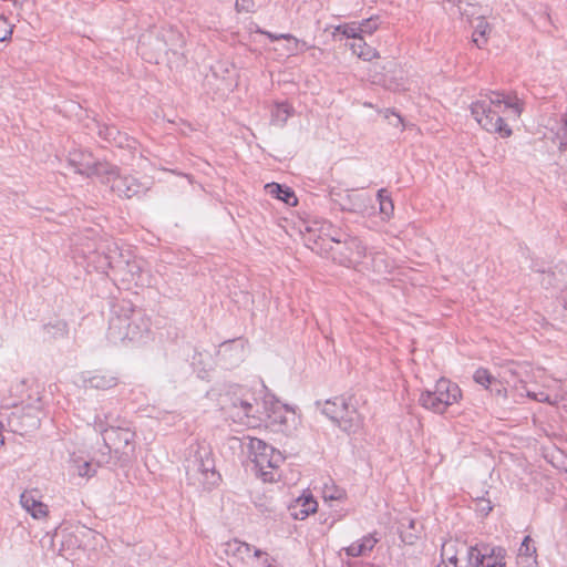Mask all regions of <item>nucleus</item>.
I'll return each mask as SVG.
<instances>
[{"label": "nucleus", "instance_id": "6ab92c4d", "mask_svg": "<svg viewBox=\"0 0 567 567\" xmlns=\"http://www.w3.org/2000/svg\"><path fill=\"white\" fill-rule=\"evenodd\" d=\"M536 563V548L533 545V539L530 536H525L518 548L517 565L519 567H535Z\"/></svg>", "mask_w": 567, "mask_h": 567}, {"label": "nucleus", "instance_id": "f704fd0d", "mask_svg": "<svg viewBox=\"0 0 567 567\" xmlns=\"http://www.w3.org/2000/svg\"><path fill=\"white\" fill-rule=\"evenodd\" d=\"M489 547L484 548V553H482L477 546H471L467 549V560L468 564L473 567H482L484 564V559L488 553Z\"/></svg>", "mask_w": 567, "mask_h": 567}, {"label": "nucleus", "instance_id": "ea45409f", "mask_svg": "<svg viewBox=\"0 0 567 567\" xmlns=\"http://www.w3.org/2000/svg\"><path fill=\"white\" fill-rule=\"evenodd\" d=\"M12 34V25L0 14V42L7 41Z\"/></svg>", "mask_w": 567, "mask_h": 567}, {"label": "nucleus", "instance_id": "412c9836", "mask_svg": "<svg viewBox=\"0 0 567 567\" xmlns=\"http://www.w3.org/2000/svg\"><path fill=\"white\" fill-rule=\"evenodd\" d=\"M224 553L229 558L245 560L250 557L251 546L238 539H231L224 544Z\"/></svg>", "mask_w": 567, "mask_h": 567}, {"label": "nucleus", "instance_id": "f8f14e48", "mask_svg": "<svg viewBox=\"0 0 567 567\" xmlns=\"http://www.w3.org/2000/svg\"><path fill=\"white\" fill-rule=\"evenodd\" d=\"M20 505L34 519L43 520L49 516V507L41 501L37 489L24 491L20 495Z\"/></svg>", "mask_w": 567, "mask_h": 567}, {"label": "nucleus", "instance_id": "423d86ee", "mask_svg": "<svg viewBox=\"0 0 567 567\" xmlns=\"http://www.w3.org/2000/svg\"><path fill=\"white\" fill-rule=\"evenodd\" d=\"M462 398L460 386L442 378L436 381L433 390H425L420 394L419 403L422 408L437 414H443L446 409L457 403Z\"/></svg>", "mask_w": 567, "mask_h": 567}, {"label": "nucleus", "instance_id": "79ce46f5", "mask_svg": "<svg viewBox=\"0 0 567 567\" xmlns=\"http://www.w3.org/2000/svg\"><path fill=\"white\" fill-rule=\"evenodd\" d=\"M127 266L130 267V271L133 276L135 275V271L138 272L137 278L135 279V284L137 286H144L147 282V280L144 278V274L142 272L140 265H137V262L134 261L132 264H128Z\"/></svg>", "mask_w": 567, "mask_h": 567}, {"label": "nucleus", "instance_id": "dca6fc26", "mask_svg": "<svg viewBox=\"0 0 567 567\" xmlns=\"http://www.w3.org/2000/svg\"><path fill=\"white\" fill-rule=\"evenodd\" d=\"M394 268L391 261L383 252H369L367 264H364V272L373 271L379 275H388Z\"/></svg>", "mask_w": 567, "mask_h": 567}, {"label": "nucleus", "instance_id": "4468645a", "mask_svg": "<svg viewBox=\"0 0 567 567\" xmlns=\"http://www.w3.org/2000/svg\"><path fill=\"white\" fill-rule=\"evenodd\" d=\"M130 328V315H116L110 319L107 339L114 344L125 343L127 329Z\"/></svg>", "mask_w": 567, "mask_h": 567}, {"label": "nucleus", "instance_id": "2eb2a0df", "mask_svg": "<svg viewBox=\"0 0 567 567\" xmlns=\"http://www.w3.org/2000/svg\"><path fill=\"white\" fill-rule=\"evenodd\" d=\"M150 331V320L141 312L132 310L130 313V328L127 329V340L131 342L140 341Z\"/></svg>", "mask_w": 567, "mask_h": 567}, {"label": "nucleus", "instance_id": "393cba45", "mask_svg": "<svg viewBox=\"0 0 567 567\" xmlns=\"http://www.w3.org/2000/svg\"><path fill=\"white\" fill-rule=\"evenodd\" d=\"M460 547H463V545L457 540H447L443 543L441 547L442 561H445L446 564H450L454 567H458L457 555Z\"/></svg>", "mask_w": 567, "mask_h": 567}, {"label": "nucleus", "instance_id": "3c124183", "mask_svg": "<svg viewBox=\"0 0 567 567\" xmlns=\"http://www.w3.org/2000/svg\"><path fill=\"white\" fill-rule=\"evenodd\" d=\"M230 346H231V342H225L221 344V349L226 350Z\"/></svg>", "mask_w": 567, "mask_h": 567}, {"label": "nucleus", "instance_id": "b1692460", "mask_svg": "<svg viewBox=\"0 0 567 567\" xmlns=\"http://www.w3.org/2000/svg\"><path fill=\"white\" fill-rule=\"evenodd\" d=\"M292 113L293 107L287 102L275 103L271 109V123L274 125L284 126Z\"/></svg>", "mask_w": 567, "mask_h": 567}, {"label": "nucleus", "instance_id": "a19ab883", "mask_svg": "<svg viewBox=\"0 0 567 567\" xmlns=\"http://www.w3.org/2000/svg\"><path fill=\"white\" fill-rule=\"evenodd\" d=\"M354 203L349 206L351 212H362L367 208V198L361 194H354Z\"/></svg>", "mask_w": 567, "mask_h": 567}, {"label": "nucleus", "instance_id": "473e14b6", "mask_svg": "<svg viewBox=\"0 0 567 567\" xmlns=\"http://www.w3.org/2000/svg\"><path fill=\"white\" fill-rule=\"evenodd\" d=\"M379 17H370L369 19L362 20L361 22H358V33H359V40H362V37L368 34H373L379 29Z\"/></svg>", "mask_w": 567, "mask_h": 567}, {"label": "nucleus", "instance_id": "8fccbe9b", "mask_svg": "<svg viewBox=\"0 0 567 567\" xmlns=\"http://www.w3.org/2000/svg\"><path fill=\"white\" fill-rule=\"evenodd\" d=\"M547 278H548V280H546V278H544V279L542 280V284H543V285H548V286L553 285V282H551V280H550V275H547Z\"/></svg>", "mask_w": 567, "mask_h": 567}, {"label": "nucleus", "instance_id": "4c0bfd02", "mask_svg": "<svg viewBox=\"0 0 567 567\" xmlns=\"http://www.w3.org/2000/svg\"><path fill=\"white\" fill-rule=\"evenodd\" d=\"M322 494L326 501H340L346 497V492L342 488H339L334 485H326Z\"/></svg>", "mask_w": 567, "mask_h": 567}, {"label": "nucleus", "instance_id": "6e6552de", "mask_svg": "<svg viewBox=\"0 0 567 567\" xmlns=\"http://www.w3.org/2000/svg\"><path fill=\"white\" fill-rule=\"evenodd\" d=\"M332 258L338 264L364 272L368 252L365 246L357 237L347 236L339 247H329Z\"/></svg>", "mask_w": 567, "mask_h": 567}, {"label": "nucleus", "instance_id": "f257e3e1", "mask_svg": "<svg viewBox=\"0 0 567 567\" xmlns=\"http://www.w3.org/2000/svg\"><path fill=\"white\" fill-rule=\"evenodd\" d=\"M223 410L234 422L249 427H258L266 423L278 426L279 431L289 432L298 422L296 412L272 395L266 394L258 400L244 388H238L234 393L226 395Z\"/></svg>", "mask_w": 567, "mask_h": 567}, {"label": "nucleus", "instance_id": "f3484780", "mask_svg": "<svg viewBox=\"0 0 567 567\" xmlns=\"http://www.w3.org/2000/svg\"><path fill=\"white\" fill-rule=\"evenodd\" d=\"M318 508V503L311 494H302L299 496L295 505L291 507V515L295 519L303 520L310 514H315Z\"/></svg>", "mask_w": 567, "mask_h": 567}, {"label": "nucleus", "instance_id": "2f4dec72", "mask_svg": "<svg viewBox=\"0 0 567 567\" xmlns=\"http://www.w3.org/2000/svg\"><path fill=\"white\" fill-rule=\"evenodd\" d=\"M474 381L488 390L493 384L498 383V378L494 377L487 369L480 368L473 374Z\"/></svg>", "mask_w": 567, "mask_h": 567}, {"label": "nucleus", "instance_id": "ddd939ff", "mask_svg": "<svg viewBox=\"0 0 567 567\" xmlns=\"http://www.w3.org/2000/svg\"><path fill=\"white\" fill-rule=\"evenodd\" d=\"M82 382L85 388L96 390H109L117 384V377L109 372H84Z\"/></svg>", "mask_w": 567, "mask_h": 567}, {"label": "nucleus", "instance_id": "7c9ffc66", "mask_svg": "<svg viewBox=\"0 0 567 567\" xmlns=\"http://www.w3.org/2000/svg\"><path fill=\"white\" fill-rule=\"evenodd\" d=\"M99 135L109 143L123 146V136L115 126L103 125L99 127Z\"/></svg>", "mask_w": 567, "mask_h": 567}, {"label": "nucleus", "instance_id": "09e8293b", "mask_svg": "<svg viewBox=\"0 0 567 567\" xmlns=\"http://www.w3.org/2000/svg\"><path fill=\"white\" fill-rule=\"evenodd\" d=\"M478 509L483 514L487 515L492 511V506H491L489 501H484V499L478 502Z\"/></svg>", "mask_w": 567, "mask_h": 567}, {"label": "nucleus", "instance_id": "a18cd8bd", "mask_svg": "<svg viewBox=\"0 0 567 567\" xmlns=\"http://www.w3.org/2000/svg\"><path fill=\"white\" fill-rule=\"evenodd\" d=\"M390 116H393L394 117V121H390V123L394 126H399L402 124V117L396 114L394 111L390 110V109H386L384 111V117L390 120Z\"/></svg>", "mask_w": 567, "mask_h": 567}, {"label": "nucleus", "instance_id": "9d476101", "mask_svg": "<svg viewBox=\"0 0 567 567\" xmlns=\"http://www.w3.org/2000/svg\"><path fill=\"white\" fill-rule=\"evenodd\" d=\"M103 183L111 184V189L120 197L132 198L147 190V186L140 183L133 176H121L114 166V174L106 175Z\"/></svg>", "mask_w": 567, "mask_h": 567}, {"label": "nucleus", "instance_id": "72a5a7b5", "mask_svg": "<svg viewBox=\"0 0 567 567\" xmlns=\"http://www.w3.org/2000/svg\"><path fill=\"white\" fill-rule=\"evenodd\" d=\"M378 200L380 204V213L385 218H390L393 215L394 205L385 189L382 188L378 192Z\"/></svg>", "mask_w": 567, "mask_h": 567}, {"label": "nucleus", "instance_id": "7ed1b4c3", "mask_svg": "<svg viewBox=\"0 0 567 567\" xmlns=\"http://www.w3.org/2000/svg\"><path fill=\"white\" fill-rule=\"evenodd\" d=\"M184 468L188 484L204 489L216 487L221 477L215 468L212 449L206 443H193L187 447Z\"/></svg>", "mask_w": 567, "mask_h": 567}, {"label": "nucleus", "instance_id": "de8ad7c7", "mask_svg": "<svg viewBox=\"0 0 567 567\" xmlns=\"http://www.w3.org/2000/svg\"><path fill=\"white\" fill-rule=\"evenodd\" d=\"M264 34H266L271 41H277V40H280V39H284L286 41H290V39H293V35L289 34V33H281V34H274V33H270V32H262Z\"/></svg>", "mask_w": 567, "mask_h": 567}, {"label": "nucleus", "instance_id": "bb28decb", "mask_svg": "<svg viewBox=\"0 0 567 567\" xmlns=\"http://www.w3.org/2000/svg\"><path fill=\"white\" fill-rule=\"evenodd\" d=\"M473 28L472 40L478 48H482L487 42L486 37L491 31V27L484 18L480 17L475 20Z\"/></svg>", "mask_w": 567, "mask_h": 567}, {"label": "nucleus", "instance_id": "9b49d317", "mask_svg": "<svg viewBox=\"0 0 567 567\" xmlns=\"http://www.w3.org/2000/svg\"><path fill=\"white\" fill-rule=\"evenodd\" d=\"M308 231L317 235L322 241L328 240L334 244L333 247H339L348 236L347 233L324 219L313 220L308 227Z\"/></svg>", "mask_w": 567, "mask_h": 567}, {"label": "nucleus", "instance_id": "20e7f679", "mask_svg": "<svg viewBox=\"0 0 567 567\" xmlns=\"http://www.w3.org/2000/svg\"><path fill=\"white\" fill-rule=\"evenodd\" d=\"M364 401L355 394H343L327 400L322 413L348 434L358 433L364 423L362 405Z\"/></svg>", "mask_w": 567, "mask_h": 567}, {"label": "nucleus", "instance_id": "49530a36", "mask_svg": "<svg viewBox=\"0 0 567 567\" xmlns=\"http://www.w3.org/2000/svg\"><path fill=\"white\" fill-rule=\"evenodd\" d=\"M254 6L252 0H236V9L238 11H250Z\"/></svg>", "mask_w": 567, "mask_h": 567}, {"label": "nucleus", "instance_id": "4be33fe9", "mask_svg": "<svg viewBox=\"0 0 567 567\" xmlns=\"http://www.w3.org/2000/svg\"><path fill=\"white\" fill-rule=\"evenodd\" d=\"M519 374L517 370V362L509 361L499 365V370L497 372L498 383H505L511 385L513 389L518 390L517 375Z\"/></svg>", "mask_w": 567, "mask_h": 567}, {"label": "nucleus", "instance_id": "5701e85b", "mask_svg": "<svg viewBox=\"0 0 567 567\" xmlns=\"http://www.w3.org/2000/svg\"><path fill=\"white\" fill-rule=\"evenodd\" d=\"M265 189L269 195L282 200L289 206L297 204V197L289 187H284L277 183H269L265 186Z\"/></svg>", "mask_w": 567, "mask_h": 567}, {"label": "nucleus", "instance_id": "58836bf2", "mask_svg": "<svg viewBox=\"0 0 567 567\" xmlns=\"http://www.w3.org/2000/svg\"><path fill=\"white\" fill-rule=\"evenodd\" d=\"M290 41L293 42V48H288L287 52L289 55H296L298 53L306 52L312 48V45L308 44L306 41L298 40L293 37V39H290Z\"/></svg>", "mask_w": 567, "mask_h": 567}, {"label": "nucleus", "instance_id": "c85d7f7f", "mask_svg": "<svg viewBox=\"0 0 567 567\" xmlns=\"http://www.w3.org/2000/svg\"><path fill=\"white\" fill-rule=\"evenodd\" d=\"M351 50L354 54H357L360 59L365 61H371L375 58H379L378 51L370 47L362 40H358V42L351 45Z\"/></svg>", "mask_w": 567, "mask_h": 567}, {"label": "nucleus", "instance_id": "c9c22d12", "mask_svg": "<svg viewBox=\"0 0 567 567\" xmlns=\"http://www.w3.org/2000/svg\"><path fill=\"white\" fill-rule=\"evenodd\" d=\"M254 558L252 567H279L275 558L260 549H254Z\"/></svg>", "mask_w": 567, "mask_h": 567}, {"label": "nucleus", "instance_id": "cd10ccee", "mask_svg": "<svg viewBox=\"0 0 567 567\" xmlns=\"http://www.w3.org/2000/svg\"><path fill=\"white\" fill-rule=\"evenodd\" d=\"M526 396L530 400L540 403H547L549 405H557L561 400L563 395L559 393H549L544 390L542 391H529L526 390Z\"/></svg>", "mask_w": 567, "mask_h": 567}, {"label": "nucleus", "instance_id": "c03bdc74", "mask_svg": "<svg viewBox=\"0 0 567 567\" xmlns=\"http://www.w3.org/2000/svg\"><path fill=\"white\" fill-rule=\"evenodd\" d=\"M76 473L81 477H90L93 475L92 465L90 462H83L76 465Z\"/></svg>", "mask_w": 567, "mask_h": 567}, {"label": "nucleus", "instance_id": "f03ea898", "mask_svg": "<svg viewBox=\"0 0 567 567\" xmlns=\"http://www.w3.org/2000/svg\"><path fill=\"white\" fill-rule=\"evenodd\" d=\"M522 112L523 102L516 94L498 91L481 93L471 104V114L477 124L502 138H507L513 133L507 121L517 120Z\"/></svg>", "mask_w": 567, "mask_h": 567}, {"label": "nucleus", "instance_id": "aec40b11", "mask_svg": "<svg viewBox=\"0 0 567 567\" xmlns=\"http://www.w3.org/2000/svg\"><path fill=\"white\" fill-rule=\"evenodd\" d=\"M124 423L117 415L113 412H107L101 410L96 413L94 417V430L99 432L102 436L107 433L109 430L113 429V426H117L118 424Z\"/></svg>", "mask_w": 567, "mask_h": 567}, {"label": "nucleus", "instance_id": "a211bd4d", "mask_svg": "<svg viewBox=\"0 0 567 567\" xmlns=\"http://www.w3.org/2000/svg\"><path fill=\"white\" fill-rule=\"evenodd\" d=\"M378 542L379 539L375 537V534H368L348 547H344L343 550L348 557L363 556L371 551Z\"/></svg>", "mask_w": 567, "mask_h": 567}, {"label": "nucleus", "instance_id": "603ef678", "mask_svg": "<svg viewBox=\"0 0 567 567\" xmlns=\"http://www.w3.org/2000/svg\"><path fill=\"white\" fill-rule=\"evenodd\" d=\"M288 48H293V42H292V41H288V45H287L286 50H287Z\"/></svg>", "mask_w": 567, "mask_h": 567}, {"label": "nucleus", "instance_id": "0eeeda50", "mask_svg": "<svg viewBox=\"0 0 567 567\" xmlns=\"http://www.w3.org/2000/svg\"><path fill=\"white\" fill-rule=\"evenodd\" d=\"M105 447L121 465L128 464L135 454V433L124 423L113 426L103 436Z\"/></svg>", "mask_w": 567, "mask_h": 567}, {"label": "nucleus", "instance_id": "37998d69", "mask_svg": "<svg viewBox=\"0 0 567 567\" xmlns=\"http://www.w3.org/2000/svg\"><path fill=\"white\" fill-rule=\"evenodd\" d=\"M504 384L505 383L493 384L488 390L493 395L506 399L508 396V392Z\"/></svg>", "mask_w": 567, "mask_h": 567}, {"label": "nucleus", "instance_id": "e433bc0d", "mask_svg": "<svg viewBox=\"0 0 567 567\" xmlns=\"http://www.w3.org/2000/svg\"><path fill=\"white\" fill-rule=\"evenodd\" d=\"M340 33L348 39L359 40L358 22L339 24L334 28L333 35Z\"/></svg>", "mask_w": 567, "mask_h": 567}, {"label": "nucleus", "instance_id": "39448f33", "mask_svg": "<svg viewBox=\"0 0 567 567\" xmlns=\"http://www.w3.org/2000/svg\"><path fill=\"white\" fill-rule=\"evenodd\" d=\"M248 450L257 474L264 482H275L278 477V470L284 463L280 451L268 445L266 442L248 437Z\"/></svg>", "mask_w": 567, "mask_h": 567}, {"label": "nucleus", "instance_id": "c756f323", "mask_svg": "<svg viewBox=\"0 0 567 567\" xmlns=\"http://www.w3.org/2000/svg\"><path fill=\"white\" fill-rule=\"evenodd\" d=\"M517 370L519 372L517 375L518 390H527L526 384L535 378V369L527 362H517Z\"/></svg>", "mask_w": 567, "mask_h": 567}, {"label": "nucleus", "instance_id": "a878e982", "mask_svg": "<svg viewBox=\"0 0 567 567\" xmlns=\"http://www.w3.org/2000/svg\"><path fill=\"white\" fill-rule=\"evenodd\" d=\"M506 549L501 546L491 547L482 567H507Z\"/></svg>", "mask_w": 567, "mask_h": 567}, {"label": "nucleus", "instance_id": "1a4fd4ad", "mask_svg": "<svg viewBox=\"0 0 567 567\" xmlns=\"http://www.w3.org/2000/svg\"><path fill=\"white\" fill-rule=\"evenodd\" d=\"M69 164L74 168L75 173L84 176H99L102 181L106 175L114 174V166L106 162H99L94 156L83 150H73L69 153Z\"/></svg>", "mask_w": 567, "mask_h": 567}]
</instances>
